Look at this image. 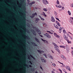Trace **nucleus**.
Returning a JSON list of instances; mask_svg holds the SVG:
<instances>
[{
    "label": "nucleus",
    "mask_w": 73,
    "mask_h": 73,
    "mask_svg": "<svg viewBox=\"0 0 73 73\" xmlns=\"http://www.w3.org/2000/svg\"><path fill=\"white\" fill-rule=\"evenodd\" d=\"M28 73H32L31 72H34L35 68H32V64L33 61L31 58H29V55H28ZM35 73H38L37 71H36Z\"/></svg>",
    "instance_id": "nucleus-1"
},
{
    "label": "nucleus",
    "mask_w": 73,
    "mask_h": 73,
    "mask_svg": "<svg viewBox=\"0 0 73 73\" xmlns=\"http://www.w3.org/2000/svg\"><path fill=\"white\" fill-rule=\"evenodd\" d=\"M28 33H29V29L28 28H31L30 31L31 32H32L33 34V35H36V31H35L34 30H33L32 29V27L33 26V23L30 21L29 22V24L28 23V22H29V20L28 19Z\"/></svg>",
    "instance_id": "nucleus-2"
},
{
    "label": "nucleus",
    "mask_w": 73,
    "mask_h": 73,
    "mask_svg": "<svg viewBox=\"0 0 73 73\" xmlns=\"http://www.w3.org/2000/svg\"><path fill=\"white\" fill-rule=\"evenodd\" d=\"M52 44L54 45V48L55 50H56L57 51V52H60V50L58 49V48L59 47L58 46H57V45L56 44L54 43H53Z\"/></svg>",
    "instance_id": "nucleus-3"
},
{
    "label": "nucleus",
    "mask_w": 73,
    "mask_h": 73,
    "mask_svg": "<svg viewBox=\"0 0 73 73\" xmlns=\"http://www.w3.org/2000/svg\"><path fill=\"white\" fill-rule=\"evenodd\" d=\"M28 54H29V53L30 54V57H31V58L33 57V56L32 55V51H31V50H32V48H29V49L30 50V51L29 52V50H28Z\"/></svg>",
    "instance_id": "nucleus-4"
},
{
    "label": "nucleus",
    "mask_w": 73,
    "mask_h": 73,
    "mask_svg": "<svg viewBox=\"0 0 73 73\" xmlns=\"http://www.w3.org/2000/svg\"><path fill=\"white\" fill-rule=\"evenodd\" d=\"M20 15L21 16H22V17H24V16H25V15H26L25 11H23V13L20 12Z\"/></svg>",
    "instance_id": "nucleus-5"
},
{
    "label": "nucleus",
    "mask_w": 73,
    "mask_h": 73,
    "mask_svg": "<svg viewBox=\"0 0 73 73\" xmlns=\"http://www.w3.org/2000/svg\"><path fill=\"white\" fill-rule=\"evenodd\" d=\"M30 2V1H29V0H28V6L29 5H30V7H32V4H35V2H32L30 3L29 4V3Z\"/></svg>",
    "instance_id": "nucleus-6"
},
{
    "label": "nucleus",
    "mask_w": 73,
    "mask_h": 73,
    "mask_svg": "<svg viewBox=\"0 0 73 73\" xmlns=\"http://www.w3.org/2000/svg\"><path fill=\"white\" fill-rule=\"evenodd\" d=\"M42 1L43 3L44 4H45V5H46V4H49V3L48 2V1H47V0H42Z\"/></svg>",
    "instance_id": "nucleus-7"
},
{
    "label": "nucleus",
    "mask_w": 73,
    "mask_h": 73,
    "mask_svg": "<svg viewBox=\"0 0 73 73\" xmlns=\"http://www.w3.org/2000/svg\"><path fill=\"white\" fill-rule=\"evenodd\" d=\"M37 13H33L32 15H30V17H31V18H32V19L35 17V16H37Z\"/></svg>",
    "instance_id": "nucleus-8"
},
{
    "label": "nucleus",
    "mask_w": 73,
    "mask_h": 73,
    "mask_svg": "<svg viewBox=\"0 0 73 73\" xmlns=\"http://www.w3.org/2000/svg\"><path fill=\"white\" fill-rule=\"evenodd\" d=\"M44 36L47 37H48L49 38H50V35H48L47 33H46L45 34H44Z\"/></svg>",
    "instance_id": "nucleus-9"
},
{
    "label": "nucleus",
    "mask_w": 73,
    "mask_h": 73,
    "mask_svg": "<svg viewBox=\"0 0 73 73\" xmlns=\"http://www.w3.org/2000/svg\"><path fill=\"white\" fill-rule=\"evenodd\" d=\"M66 68L67 70H69V71H70H70H71V70L70 69V67H69V66H66Z\"/></svg>",
    "instance_id": "nucleus-10"
},
{
    "label": "nucleus",
    "mask_w": 73,
    "mask_h": 73,
    "mask_svg": "<svg viewBox=\"0 0 73 73\" xmlns=\"http://www.w3.org/2000/svg\"><path fill=\"white\" fill-rule=\"evenodd\" d=\"M30 43H31L34 46H37V45L36 44L35 42H30Z\"/></svg>",
    "instance_id": "nucleus-11"
},
{
    "label": "nucleus",
    "mask_w": 73,
    "mask_h": 73,
    "mask_svg": "<svg viewBox=\"0 0 73 73\" xmlns=\"http://www.w3.org/2000/svg\"><path fill=\"white\" fill-rule=\"evenodd\" d=\"M60 57L62 58L63 59V60H66V58H65V56H64L63 55H61Z\"/></svg>",
    "instance_id": "nucleus-12"
},
{
    "label": "nucleus",
    "mask_w": 73,
    "mask_h": 73,
    "mask_svg": "<svg viewBox=\"0 0 73 73\" xmlns=\"http://www.w3.org/2000/svg\"><path fill=\"white\" fill-rule=\"evenodd\" d=\"M63 37L64 39L66 40H68V36H66V35H64Z\"/></svg>",
    "instance_id": "nucleus-13"
},
{
    "label": "nucleus",
    "mask_w": 73,
    "mask_h": 73,
    "mask_svg": "<svg viewBox=\"0 0 73 73\" xmlns=\"http://www.w3.org/2000/svg\"><path fill=\"white\" fill-rule=\"evenodd\" d=\"M40 59L41 60H42V62H46V60L44 59L43 58L41 57Z\"/></svg>",
    "instance_id": "nucleus-14"
},
{
    "label": "nucleus",
    "mask_w": 73,
    "mask_h": 73,
    "mask_svg": "<svg viewBox=\"0 0 73 73\" xmlns=\"http://www.w3.org/2000/svg\"><path fill=\"white\" fill-rule=\"evenodd\" d=\"M36 31L37 32H38V34H40V35H41V32L40 31L39 29H37L36 30Z\"/></svg>",
    "instance_id": "nucleus-15"
},
{
    "label": "nucleus",
    "mask_w": 73,
    "mask_h": 73,
    "mask_svg": "<svg viewBox=\"0 0 73 73\" xmlns=\"http://www.w3.org/2000/svg\"><path fill=\"white\" fill-rule=\"evenodd\" d=\"M41 15H43L44 17H46V15H45V13L44 12H43L42 13L40 14Z\"/></svg>",
    "instance_id": "nucleus-16"
},
{
    "label": "nucleus",
    "mask_w": 73,
    "mask_h": 73,
    "mask_svg": "<svg viewBox=\"0 0 73 73\" xmlns=\"http://www.w3.org/2000/svg\"><path fill=\"white\" fill-rule=\"evenodd\" d=\"M35 41H36V42H39L40 41H39V40L36 37L35 38Z\"/></svg>",
    "instance_id": "nucleus-17"
},
{
    "label": "nucleus",
    "mask_w": 73,
    "mask_h": 73,
    "mask_svg": "<svg viewBox=\"0 0 73 73\" xmlns=\"http://www.w3.org/2000/svg\"><path fill=\"white\" fill-rule=\"evenodd\" d=\"M54 26L55 28H56L57 29H59V27H58L57 26V25H56V24H54Z\"/></svg>",
    "instance_id": "nucleus-18"
},
{
    "label": "nucleus",
    "mask_w": 73,
    "mask_h": 73,
    "mask_svg": "<svg viewBox=\"0 0 73 73\" xmlns=\"http://www.w3.org/2000/svg\"><path fill=\"white\" fill-rule=\"evenodd\" d=\"M41 39L42 40V41L44 42H45L46 43H48V41H47L46 40H44V39H42V38H41Z\"/></svg>",
    "instance_id": "nucleus-19"
},
{
    "label": "nucleus",
    "mask_w": 73,
    "mask_h": 73,
    "mask_svg": "<svg viewBox=\"0 0 73 73\" xmlns=\"http://www.w3.org/2000/svg\"><path fill=\"white\" fill-rule=\"evenodd\" d=\"M56 23L58 25V27H60L61 25H60V23H59V22L56 21Z\"/></svg>",
    "instance_id": "nucleus-20"
},
{
    "label": "nucleus",
    "mask_w": 73,
    "mask_h": 73,
    "mask_svg": "<svg viewBox=\"0 0 73 73\" xmlns=\"http://www.w3.org/2000/svg\"><path fill=\"white\" fill-rule=\"evenodd\" d=\"M73 19H70V20H69V22L71 24H72V23L73 22Z\"/></svg>",
    "instance_id": "nucleus-21"
},
{
    "label": "nucleus",
    "mask_w": 73,
    "mask_h": 73,
    "mask_svg": "<svg viewBox=\"0 0 73 73\" xmlns=\"http://www.w3.org/2000/svg\"><path fill=\"white\" fill-rule=\"evenodd\" d=\"M70 50V49L68 48H66V51L67 53H69V52Z\"/></svg>",
    "instance_id": "nucleus-22"
},
{
    "label": "nucleus",
    "mask_w": 73,
    "mask_h": 73,
    "mask_svg": "<svg viewBox=\"0 0 73 73\" xmlns=\"http://www.w3.org/2000/svg\"><path fill=\"white\" fill-rule=\"evenodd\" d=\"M68 42V44H71L72 42L71 41H69V40H66Z\"/></svg>",
    "instance_id": "nucleus-23"
},
{
    "label": "nucleus",
    "mask_w": 73,
    "mask_h": 73,
    "mask_svg": "<svg viewBox=\"0 0 73 73\" xmlns=\"http://www.w3.org/2000/svg\"><path fill=\"white\" fill-rule=\"evenodd\" d=\"M43 10L44 11H45V12H47V11H48V10H47V9L46 8H43Z\"/></svg>",
    "instance_id": "nucleus-24"
},
{
    "label": "nucleus",
    "mask_w": 73,
    "mask_h": 73,
    "mask_svg": "<svg viewBox=\"0 0 73 73\" xmlns=\"http://www.w3.org/2000/svg\"><path fill=\"white\" fill-rule=\"evenodd\" d=\"M51 21H52V22H54L55 21V19H51Z\"/></svg>",
    "instance_id": "nucleus-25"
},
{
    "label": "nucleus",
    "mask_w": 73,
    "mask_h": 73,
    "mask_svg": "<svg viewBox=\"0 0 73 73\" xmlns=\"http://www.w3.org/2000/svg\"><path fill=\"white\" fill-rule=\"evenodd\" d=\"M56 3L57 4H58V5H59V4H60V2H59L58 0L56 1Z\"/></svg>",
    "instance_id": "nucleus-26"
},
{
    "label": "nucleus",
    "mask_w": 73,
    "mask_h": 73,
    "mask_svg": "<svg viewBox=\"0 0 73 73\" xmlns=\"http://www.w3.org/2000/svg\"><path fill=\"white\" fill-rule=\"evenodd\" d=\"M68 13L69 15H71V13H70V11H68Z\"/></svg>",
    "instance_id": "nucleus-27"
},
{
    "label": "nucleus",
    "mask_w": 73,
    "mask_h": 73,
    "mask_svg": "<svg viewBox=\"0 0 73 73\" xmlns=\"http://www.w3.org/2000/svg\"><path fill=\"white\" fill-rule=\"evenodd\" d=\"M64 40V39L62 37H61V39H60V42H62Z\"/></svg>",
    "instance_id": "nucleus-28"
},
{
    "label": "nucleus",
    "mask_w": 73,
    "mask_h": 73,
    "mask_svg": "<svg viewBox=\"0 0 73 73\" xmlns=\"http://www.w3.org/2000/svg\"><path fill=\"white\" fill-rule=\"evenodd\" d=\"M54 14L55 16H57V13L56 11H54Z\"/></svg>",
    "instance_id": "nucleus-29"
},
{
    "label": "nucleus",
    "mask_w": 73,
    "mask_h": 73,
    "mask_svg": "<svg viewBox=\"0 0 73 73\" xmlns=\"http://www.w3.org/2000/svg\"><path fill=\"white\" fill-rule=\"evenodd\" d=\"M47 32H48V33H50V34H51L52 35L53 33H51L50 32V31H47Z\"/></svg>",
    "instance_id": "nucleus-30"
},
{
    "label": "nucleus",
    "mask_w": 73,
    "mask_h": 73,
    "mask_svg": "<svg viewBox=\"0 0 73 73\" xmlns=\"http://www.w3.org/2000/svg\"><path fill=\"white\" fill-rule=\"evenodd\" d=\"M39 20V19H36V20H35V22L36 23H37L38 22V20Z\"/></svg>",
    "instance_id": "nucleus-31"
},
{
    "label": "nucleus",
    "mask_w": 73,
    "mask_h": 73,
    "mask_svg": "<svg viewBox=\"0 0 73 73\" xmlns=\"http://www.w3.org/2000/svg\"><path fill=\"white\" fill-rule=\"evenodd\" d=\"M37 52H38L39 53H40V54H41V51L40 50H37Z\"/></svg>",
    "instance_id": "nucleus-32"
},
{
    "label": "nucleus",
    "mask_w": 73,
    "mask_h": 73,
    "mask_svg": "<svg viewBox=\"0 0 73 73\" xmlns=\"http://www.w3.org/2000/svg\"><path fill=\"white\" fill-rule=\"evenodd\" d=\"M62 28H61V27H60V28H59V31H60V32H61V30H62Z\"/></svg>",
    "instance_id": "nucleus-33"
},
{
    "label": "nucleus",
    "mask_w": 73,
    "mask_h": 73,
    "mask_svg": "<svg viewBox=\"0 0 73 73\" xmlns=\"http://www.w3.org/2000/svg\"><path fill=\"white\" fill-rule=\"evenodd\" d=\"M61 7H62V6L61 5H58V8H61Z\"/></svg>",
    "instance_id": "nucleus-34"
},
{
    "label": "nucleus",
    "mask_w": 73,
    "mask_h": 73,
    "mask_svg": "<svg viewBox=\"0 0 73 73\" xmlns=\"http://www.w3.org/2000/svg\"><path fill=\"white\" fill-rule=\"evenodd\" d=\"M69 46L68 45V44H66V45L65 47L66 48H68V47Z\"/></svg>",
    "instance_id": "nucleus-35"
},
{
    "label": "nucleus",
    "mask_w": 73,
    "mask_h": 73,
    "mask_svg": "<svg viewBox=\"0 0 73 73\" xmlns=\"http://www.w3.org/2000/svg\"><path fill=\"white\" fill-rule=\"evenodd\" d=\"M57 34L56 33H54V36L55 37H56L57 36Z\"/></svg>",
    "instance_id": "nucleus-36"
},
{
    "label": "nucleus",
    "mask_w": 73,
    "mask_h": 73,
    "mask_svg": "<svg viewBox=\"0 0 73 73\" xmlns=\"http://www.w3.org/2000/svg\"><path fill=\"white\" fill-rule=\"evenodd\" d=\"M49 58H51V59H53V57L52 56H50L49 57Z\"/></svg>",
    "instance_id": "nucleus-37"
},
{
    "label": "nucleus",
    "mask_w": 73,
    "mask_h": 73,
    "mask_svg": "<svg viewBox=\"0 0 73 73\" xmlns=\"http://www.w3.org/2000/svg\"><path fill=\"white\" fill-rule=\"evenodd\" d=\"M43 55H44V56H45L46 58H47V56L46 55V54H43Z\"/></svg>",
    "instance_id": "nucleus-38"
},
{
    "label": "nucleus",
    "mask_w": 73,
    "mask_h": 73,
    "mask_svg": "<svg viewBox=\"0 0 73 73\" xmlns=\"http://www.w3.org/2000/svg\"><path fill=\"white\" fill-rule=\"evenodd\" d=\"M62 48H64V49H66V48H65V46H63Z\"/></svg>",
    "instance_id": "nucleus-39"
},
{
    "label": "nucleus",
    "mask_w": 73,
    "mask_h": 73,
    "mask_svg": "<svg viewBox=\"0 0 73 73\" xmlns=\"http://www.w3.org/2000/svg\"><path fill=\"white\" fill-rule=\"evenodd\" d=\"M63 33H66V31H65V30H64L63 31Z\"/></svg>",
    "instance_id": "nucleus-40"
},
{
    "label": "nucleus",
    "mask_w": 73,
    "mask_h": 73,
    "mask_svg": "<svg viewBox=\"0 0 73 73\" xmlns=\"http://www.w3.org/2000/svg\"><path fill=\"white\" fill-rule=\"evenodd\" d=\"M52 65H53V66H56V64H55L54 63H53L52 64Z\"/></svg>",
    "instance_id": "nucleus-41"
},
{
    "label": "nucleus",
    "mask_w": 73,
    "mask_h": 73,
    "mask_svg": "<svg viewBox=\"0 0 73 73\" xmlns=\"http://www.w3.org/2000/svg\"><path fill=\"white\" fill-rule=\"evenodd\" d=\"M62 70H63V71H64V72L66 71V70H65V69H64V68H63L62 69Z\"/></svg>",
    "instance_id": "nucleus-42"
},
{
    "label": "nucleus",
    "mask_w": 73,
    "mask_h": 73,
    "mask_svg": "<svg viewBox=\"0 0 73 73\" xmlns=\"http://www.w3.org/2000/svg\"><path fill=\"white\" fill-rule=\"evenodd\" d=\"M32 58H33V60H36V59L35 58V57H34L33 56L32 57Z\"/></svg>",
    "instance_id": "nucleus-43"
},
{
    "label": "nucleus",
    "mask_w": 73,
    "mask_h": 73,
    "mask_svg": "<svg viewBox=\"0 0 73 73\" xmlns=\"http://www.w3.org/2000/svg\"><path fill=\"white\" fill-rule=\"evenodd\" d=\"M38 17L39 18H40V19H43L42 18H41V16L39 15H38Z\"/></svg>",
    "instance_id": "nucleus-44"
},
{
    "label": "nucleus",
    "mask_w": 73,
    "mask_h": 73,
    "mask_svg": "<svg viewBox=\"0 0 73 73\" xmlns=\"http://www.w3.org/2000/svg\"><path fill=\"white\" fill-rule=\"evenodd\" d=\"M57 38H60V36L58 35H57L56 37Z\"/></svg>",
    "instance_id": "nucleus-45"
},
{
    "label": "nucleus",
    "mask_w": 73,
    "mask_h": 73,
    "mask_svg": "<svg viewBox=\"0 0 73 73\" xmlns=\"http://www.w3.org/2000/svg\"><path fill=\"white\" fill-rule=\"evenodd\" d=\"M59 46L60 48H62L63 46Z\"/></svg>",
    "instance_id": "nucleus-46"
},
{
    "label": "nucleus",
    "mask_w": 73,
    "mask_h": 73,
    "mask_svg": "<svg viewBox=\"0 0 73 73\" xmlns=\"http://www.w3.org/2000/svg\"><path fill=\"white\" fill-rule=\"evenodd\" d=\"M58 70H59V71H60V72H61V71H62V70H61L59 68Z\"/></svg>",
    "instance_id": "nucleus-47"
},
{
    "label": "nucleus",
    "mask_w": 73,
    "mask_h": 73,
    "mask_svg": "<svg viewBox=\"0 0 73 73\" xmlns=\"http://www.w3.org/2000/svg\"><path fill=\"white\" fill-rule=\"evenodd\" d=\"M32 27L33 29H36V27H35L33 26Z\"/></svg>",
    "instance_id": "nucleus-48"
},
{
    "label": "nucleus",
    "mask_w": 73,
    "mask_h": 73,
    "mask_svg": "<svg viewBox=\"0 0 73 73\" xmlns=\"http://www.w3.org/2000/svg\"><path fill=\"white\" fill-rule=\"evenodd\" d=\"M57 20H58L59 21H60H60L59 20V19H56Z\"/></svg>",
    "instance_id": "nucleus-49"
},
{
    "label": "nucleus",
    "mask_w": 73,
    "mask_h": 73,
    "mask_svg": "<svg viewBox=\"0 0 73 73\" xmlns=\"http://www.w3.org/2000/svg\"><path fill=\"white\" fill-rule=\"evenodd\" d=\"M39 36H40V37H43L42 36L40 35V34H39Z\"/></svg>",
    "instance_id": "nucleus-50"
},
{
    "label": "nucleus",
    "mask_w": 73,
    "mask_h": 73,
    "mask_svg": "<svg viewBox=\"0 0 73 73\" xmlns=\"http://www.w3.org/2000/svg\"><path fill=\"white\" fill-rule=\"evenodd\" d=\"M40 69H41L42 70H43V69H42V67H41V66L40 67Z\"/></svg>",
    "instance_id": "nucleus-51"
},
{
    "label": "nucleus",
    "mask_w": 73,
    "mask_h": 73,
    "mask_svg": "<svg viewBox=\"0 0 73 73\" xmlns=\"http://www.w3.org/2000/svg\"><path fill=\"white\" fill-rule=\"evenodd\" d=\"M29 39H30V38L29 37V36H28V40H29Z\"/></svg>",
    "instance_id": "nucleus-52"
},
{
    "label": "nucleus",
    "mask_w": 73,
    "mask_h": 73,
    "mask_svg": "<svg viewBox=\"0 0 73 73\" xmlns=\"http://www.w3.org/2000/svg\"><path fill=\"white\" fill-rule=\"evenodd\" d=\"M70 6H71V7H72V6H73V3L72 4H71Z\"/></svg>",
    "instance_id": "nucleus-53"
},
{
    "label": "nucleus",
    "mask_w": 73,
    "mask_h": 73,
    "mask_svg": "<svg viewBox=\"0 0 73 73\" xmlns=\"http://www.w3.org/2000/svg\"><path fill=\"white\" fill-rule=\"evenodd\" d=\"M40 52H41L42 53H44V51H40Z\"/></svg>",
    "instance_id": "nucleus-54"
},
{
    "label": "nucleus",
    "mask_w": 73,
    "mask_h": 73,
    "mask_svg": "<svg viewBox=\"0 0 73 73\" xmlns=\"http://www.w3.org/2000/svg\"><path fill=\"white\" fill-rule=\"evenodd\" d=\"M43 21H44V19H41Z\"/></svg>",
    "instance_id": "nucleus-55"
},
{
    "label": "nucleus",
    "mask_w": 73,
    "mask_h": 73,
    "mask_svg": "<svg viewBox=\"0 0 73 73\" xmlns=\"http://www.w3.org/2000/svg\"><path fill=\"white\" fill-rule=\"evenodd\" d=\"M43 24L44 25H46V24L45 23H43Z\"/></svg>",
    "instance_id": "nucleus-56"
},
{
    "label": "nucleus",
    "mask_w": 73,
    "mask_h": 73,
    "mask_svg": "<svg viewBox=\"0 0 73 73\" xmlns=\"http://www.w3.org/2000/svg\"><path fill=\"white\" fill-rule=\"evenodd\" d=\"M62 9H64V7H62Z\"/></svg>",
    "instance_id": "nucleus-57"
},
{
    "label": "nucleus",
    "mask_w": 73,
    "mask_h": 73,
    "mask_svg": "<svg viewBox=\"0 0 73 73\" xmlns=\"http://www.w3.org/2000/svg\"><path fill=\"white\" fill-rule=\"evenodd\" d=\"M56 7L57 8H58V6L57 5H56Z\"/></svg>",
    "instance_id": "nucleus-58"
},
{
    "label": "nucleus",
    "mask_w": 73,
    "mask_h": 73,
    "mask_svg": "<svg viewBox=\"0 0 73 73\" xmlns=\"http://www.w3.org/2000/svg\"><path fill=\"white\" fill-rule=\"evenodd\" d=\"M60 64H62V65H63V63H61V62H60Z\"/></svg>",
    "instance_id": "nucleus-59"
},
{
    "label": "nucleus",
    "mask_w": 73,
    "mask_h": 73,
    "mask_svg": "<svg viewBox=\"0 0 73 73\" xmlns=\"http://www.w3.org/2000/svg\"><path fill=\"white\" fill-rule=\"evenodd\" d=\"M70 38L71 39V40H73V38L72 37H70Z\"/></svg>",
    "instance_id": "nucleus-60"
},
{
    "label": "nucleus",
    "mask_w": 73,
    "mask_h": 73,
    "mask_svg": "<svg viewBox=\"0 0 73 73\" xmlns=\"http://www.w3.org/2000/svg\"><path fill=\"white\" fill-rule=\"evenodd\" d=\"M60 73H62V71H60Z\"/></svg>",
    "instance_id": "nucleus-61"
},
{
    "label": "nucleus",
    "mask_w": 73,
    "mask_h": 73,
    "mask_svg": "<svg viewBox=\"0 0 73 73\" xmlns=\"http://www.w3.org/2000/svg\"><path fill=\"white\" fill-rule=\"evenodd\" d=\"M51 19H54V17H52Z\"/></svg>",
    "instance_id": "nucleus-62"
},
{
    "label": "nucleus",
    "mask_w": 73,
    "mask_h": 73,
    "mask_svg": "<svg viewBox=\"0 0 73 73\" xmlns=\"http://www.w3.org/2000/svg\"><path fill=\"white\" fill-rule=\"evenodd\" d=\"M72 54L73 55V51H72Z\"/></svg>",
    "instance_id": "nucleus-63"
},
{
    "label": "nucleus",
    "mask_w": 73,
    "mask_h": 73,
    "mask_svg": "<svg viewBox=\"0 0 73 73\" xmlns=\"http://www.w3.org/2000/svg\"><path fill=\"white\" fill-rule=\"evenodd\" d=\"M72 24V25H73V22H72V23H71Z\"/></svg>",
    "instance_id": "nucleus-64"
}]
</instances>
